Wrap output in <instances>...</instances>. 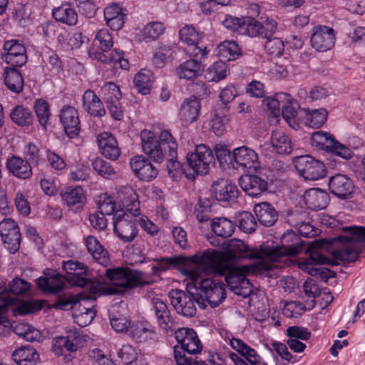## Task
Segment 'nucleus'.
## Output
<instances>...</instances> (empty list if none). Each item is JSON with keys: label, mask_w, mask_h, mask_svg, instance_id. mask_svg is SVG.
Instances as JSON below:
<instances>
[{"label": "nucleus", "mask_w": 365, "mask_h": 365, "mask_svg": "<svg viewBox=\"0 0 365 365\" xmlns=\"http://www.w3.org/2000/svg\"><path fill=\"white\" fill-rule=\"evenodd\" d=\"M282 240L283 242H292V243L276 247L263 245L258 247H250L244 241L232 238L227 242L226 251L224 254L217 252L222 256L220 267L223 260L239 262L245 259L257 260L256 262L273 264L274 262L282 261L284 257L297 255L305 247L304 242L300 240L292 231L284 233Z\"/></svg>", "instance_id": "obj_1"}, {"label": "nucleus", "mask_w": 365, "mask_h": 365, "mask_svg": "<svg viewBox=\"0 0 365 365\" xmlns=\"http://www.w3.org/2000/svg\"><path fill=\"white\" fill-rule=\"evenodd\" d=\"M222 256L215 250L205 251L189 258L190 264L182 270V273L192 280L193 286L190 292L203 297L211 307H216L226 298L225 284L218 279H203L202 274L207 267L220 268Z\"/></svg>", "instance_id": "obj_2"}, {"label": "nucleus", "mask_w": 365, "mask_h": 365, "mask_svg": "<svg viewBox=\"0 0 365 365\" xmlns=\"http://www.w3.org/2000/svg\"><path fill=\"white\" fill-rule=\"evenodd\" d=\"M105 275L111 282V294H123L136 287L150 284L153 282L150 277L146 273L128 267H117L107 269Z\"/></svg>", "instance_id": "obj_3"}, {"label": "nucleus", "mask_w": 365, "mask_h": 365, "mask_svg": "<svg viewBox=\"0 0 365 365\" xmlns=\"http://www.w3.org/2000/svg\"><path fill=\"white\" fill-rule=\"evenodd\" d=\"M274 264L267 262H255L249 265L235 267L231 269L225 277V280L230 289L237 294H245L251 292V284L246 275L259 271L270 270Z\"/></svg>", "instance_id": "obj_4"}, {"label": "nucleus", "mask_w": 365, "mask_h": 365, "mask_svg": "<svg viewBox=\"0 0 365 365\" xmlns=\"http://www.w3.org/2000/svg\"><path fill=\"white\" fill-rule=\"evenodd\" d=\"M186 290L184 292L180 289H172L169 292V297L172 306L176 312L187 317H192L196 314V304L200 308H205V300L203 297H199L197 294L192 293L190 287L193 286L192 280L187 278Z\"/></svg>", "instance_id": "obj_5"}, {"label": "nucleus", "mask_w": 365, "mask_h": 365, "mask_svg": "<svg viewBox=\"0 0 365 365\" xmlns=\"http://www.w3.org/2000/svg\"><path fill=\"white\" fill-rule=\"evenodd\" d=\"M343 230L350 236L341 237L343 245L332 253L335 261L353 262L359 256L358 243L365 242V227H346Z\"/></svg>", "instance_id": "obj_6"}, {"label": "nucleus", "mask_w": 365, "mask_h": 365, "mask_svg": "<svg viewBox=\"0 0 365 365\" xmlns=\"http://www.w3.org/2000/svg\"><path fill=\"white\" fill-rule=\"evenodd\" d=\"M62 267L66 274L65 278L71 286L86 288L91 294L97 292L98 289L94 282L87 277L88 269L84 264L77 261L68 260L63 262Z\"/></svg>", "instance_id": "obj_7"}, {"label": "nucleus", "mask_w": 365, "mask_h": 365, "mask_svg": "<svg viewBox=\"0 0 365 365\" xmlns=\"http://www.w3.org/2000/svg\"><path fill=\"white\" fill-rule=\"evenodd\" d=\"M324 242L322 240H315L306 249V252L309 254V257L304 261L299 262V267L312 276H316L319 273L318 268L315 267L317 264H330L334 263L333 259L324 255L322 247Z\"/></svg>", "instance_id": "obj_8"}, {"label": "nucleus", "mask_w": 365, "mask_h": 365, "mask_svg": "<svg viewBox=\"0 0 365 365\" xmlns=\"http://www.w3.org/2000/svg\"><path fill=\"white\" fill-rule=\"evenodd\" d=\"M187 162L195 175H205L208 173L210 165L215 163V156L212 150L204 144L196 146L195 153L187 155Z\"/></svg>", "instance_id": "obj_9"}, {"label": "nucleus", "mask_w": 365, "mask_h": 365, "mask_svg": "<svg viewBox=\"0 0 365 365\" xmlns=\"http://www.w3.org/2000/svg\"><path fill=\"white\" fill-rule=\"evenodd\" d=\"M137 215L123 211L117 212L113 217L115 234L124 242H131L138 234Z\"/></svg>", "instance_id": "obj_10"}, {"label": "nucleus", "mask_w": 365, "mask_h": 365, "mask_svg": "<svg viewBox=\"0 0 365 365\" xmlns=\"http://www.w3.org/2000/svg\"><path fill=\"white\" fill-rule=\"evenodd\" d=\"M312 144L320 149L329 151L343 159H350L353 153L350 148L335 140L330 134L317 131L312 136Z\"/></svg>", "instance_id": "obj_11"}, {"label": "nucleus", "mask_w": 365, "mask_h": 365, "mask_svg": "<svg viewBox=\"0 0 365 365\" xmlns=\"http://www.w3.org/2000/svg\"><path fill=\"white\" fill-rule=\"evenodd\" d=\"M298 173L307 180H317L326 175L324 163L310 155H302L294 160Z\"/></svg>", "instance_id": "obj_12"}, {"label": "nucleus", "mask_w": 365, "mask_h": 365, "mask_svg": "<svg viewBox=\"0 0 365 365\" xmlns=\"http://www.w3.org/2000/svg\"><path fill=\"white\" fill-rule=\"evenodd\" d=\"M230 345L250 363L248 364L237 354L230 352L229 356L235 365H266L257 351L241 339L233 337L230 340Z\"/></svg>", "instance_id": "obj_13"}, {"label": "nucleus", "mask_w": 365, "mask_h": 365, "mask_svg": "<svg viewBox=\"0 0 365 365\" xmlns=\"http://www.w3.org/2000/svg\"><path fill=\"white\" fill-rule=\"evenodd\" d=\"M230 345L250 363L248 364L237 354L230 352L229 356L235 365H266L257 351L241 339L233 337L230 340Z\"/></svg>", "instance_id": "obj_14"}, {"label": "nucleus", "mask_w": 365, "mask_h": 365, "mask_svg": "<svg viewBox=\"0 0 365 365\" xmlns=\"http://www.w3.org/2000/svg\"><path fill=\"white\" fill-rule=\"evenodd\" d=\"M0 235L5 247L10 253L19 251L21 235L17 223L11 218H5L0 222Z\"/></svg>", "instance_id": "obj_15"}, {"label": "nucleus", "mask_w": 365, "mask_h": 365, "mask_svg": "<svg viewBox=\"0 0 365 365\" xmlns=\"http://www.w3.org/2000/svg\"><path fill=\"white\" fill-rule=\"evenodd\" d=\"M3 48L6 53L2 56V59L9 65V67H21L26 63V49L20 41L15 39L6 41Z\"/></svg>", "instance_id": "obj_16"}, {"label": "nucleus", "mask_w": 365, "mask_h": 365, "mask_svg": "<svg viewBox=\"0 0 365 365\" xmlns=\"http://www.w3.org/2000/svg\"><path fill=\"white\" fill-rule=\"evenodd\" d=\"M31 288L29 283L21 278L11 280L8 287H0V312H4L6 306L14 303L16 297L26 294Z\"/></svg>", "instance_id": "obj_17"}, {"label": "nucleus", "mask_w": 365, "mask_h": 365, "mask_svg": "<svg viewBox=\"0 0 365 365\" xmlns=\"http://www.w3.org/2000/svg\"><path fill=\"white\" fill-rule=\"evenodd\" d=\"M311 44L319 52L330 50L335 43L334 29L326 26H316L311 36Z\"/></svg>", "instance_id": "obj_18"}, {"label": "nucleus", "mask_w": 365, "mask_h": 365, "mask_svg": "<svg viewBox=\"0 0 365 365\" xmlns=\"http://www.w3.org/2000/svg\"><path fill=\"white\" fill-rule=\"evenodd\" d=\"M175 336L182 351L196 354L201 351L202 344L196 332L190 328H180L175 331Z\"/></svg>", "instance_id": "obj_19"}, {"label": "nucleus", "mask_w": 365, "mask_h": 365, "mask_svg": "<svg viewBox=\"0 0 365 365\" xmlns=\"http://www.w3.org/2000/svg\"><path fill=\"white\" fill-rule=\"evenodd\" d=\"M59 117L66 135L70 138L77 137L81 128L78 110L72 106H63L61 110Z\"/></svg>", "instance_id": "obj_20"}, {"label": "nucleus", "mask_w": 365, "mask_h": 365, "mask_svg": "<svg viewBox=\"0 0 365 365\" xmlns=\"http://www.w3.org/2000/svg\"><path fill=\"white\" fill-rule=\"evenodd\" d=\"M142 148L145 155L158 163L163 161V155L160 150V139L156 138L155 134L148 130H143L140 133Z\"/></svg>", "instance_id": "obj_21"}, {"label": "nucleus", "mask_w": 365, "mask_h": 365, "mask_svg": "<svg viewBox=\"0 0 365 365\" xmlns=\"http://www.w3.org/2000/svg\"><path fill=\"white\" fill-rule=\"evenodd\" d=\"M152 307L159 327L165 333H172L175 329V322L167 304L160 299L154 298Z\"/></svg>", "instance_id": "obj_22"}, {"label": "nucleus", "mask_w": 365, "mask_h": 365, "mask_svg": "<svg viewBox=\"0 0 365 365\" xmlns=\"http://www.w3.org/2000/svg\"><path fill=\"white\" fill-rule=\"evenodd\" d=\"M329 188L330 192L341 199L351 197L354 185L352 180L346 175L336 174L329 178Z\"/></svg>", "instance_id": "obj_23"}, {"label": "nucleus", "mask_w": 365, "mask_h": 365, "mask_svg": "<svg viewBox=\"0 0 365 365\" xmlns=\"http://www.w3.org/2000/svg\"><path fill=\"white\" fill-rule=\"evenodd\" d=\"M115 198L120 206L133 215H138L140 202L135 190L130 186H123L118 189Z\"/></svg>", "instance_id": "obj_24"}, {"label": "nucleus", "mask_w": 365, "mask_h": 365, "mask_svg": "<svg viewBox=\"0 0 365 365\" xmlns=\"http://www.w3.org/2000/svg\"><path fill=\"white\" fill-rule=\"evenodd\" d=\"M130 168L134 174L141 180L150 181L156 178L158 171L148 159L137 155L130 159Z\"/></svg>", "instance_id": "obj_25"}, {"label": "nucleus", "mask_w": 365, "mask_h": 365, "mask_svg": "<svg viewBox=\"0 0 365 365\" xmlns=\"http://www.w3.org/2000/svg\"><path fill=\"white\" fill-rule=\"evenodd\" d=\"M238 182L241 188L250 196L257 197L268 188L267 182L257 175H242Z\"/></svg>", "instance_id": "obj_26"}, {"label": "nucleus", "mask_w": 365, "mask_h": 365, "mask_svg": "<svg viewBox=\"0 0 365 365\" xmlns=\"http://www.w3.org/2000/svg\"><path fill=\"white\" fill-rule=\"evenodd\" d=\"M232 158L236 168L256 169L259 167L257 153L247 146L244 145L235 148L232 151Z\"/></svg>", "instance_id": "obj_27"}, {"label": "nucleus", "mask_w": 365, "mask_h": 365, "mask_svg": "<svg viewBox=\"0 0 365 365\" xmlns=\"http://www.w3.org/2000/svg\"><path fill=\"white\" fill-rule=\"evenodd\" d=\"M101 154L108 159L115 160L120 155V149L116 138L110 133L103 132L97 137Z\"/></svg>", "instance_id": "obj_28"}, {"label": "nucleus", "mask_w": 365, "mask_h": 365, "mask_svg": "<svg viewBox=\"0 0 365 365\" xmlns=\"http://www.w3.org/2000/svg\"><path fill=\"white\" fill-rule=\"evenodd\" d=\"M6 167L14 177L26 180L32 176V168L30 163L21 157L12 155L6 160Z\"/></svg>", "instance_id": "obj_29"}, {"label": "nucleus", "mask_w": 365, "mask_h": 365, "mask_svg": "<svg viewBox=\"0 0 365 365\" xmlns=\"http://www.w3.org/2000/svg\"><path fill=\"white\" fill-rule=\"evenodd\" d=\"M128 334L138 343L145 342L156 337L154 328L146 322H133L130 324Z\"/></svg>", "instance_id": "obj_30"}, {"label": "nucleus", "mask_w": 365, "mask_h": 365, "mask_svg": "<svg viewBox=\"0 0 365 365\" xmlns=\"http://www.w3.org/2000/svg\"><path fill=\"white\" fill-rule=\"evenodd\" d=\"M63 275L56 273L50 277H41L36 280L37 286L46 294H56L61 292L67 284Z\"/></svg>", "instance_id": "obj_31"}, {"label": "nucleus", "mask_w": 365, "mask_h": 365, "mask_svg": "<svg viewBox=\"0 0 365 365\" xmlns=\"http://www.w3.org/2000/svg\"><path fill=\"white\" fill-rule=\"evenodd\" d=\"M303 198L307 207L313 210L324 209L329 201V194L319 188H311L307 190Z\"/></svg>", "instance_id": "obj_32"}, {"label": "nucleus", "mask_w": 365, "mask_h": 365, "mask_svg": "<svg viewBox=\"0 0 365 365\" xmlns=\"http://www.w3.org/2000/svg\"><path fill=\"white\" fill-rule=\"evenodd\" d=\"M213 190L216 200L222 202L235 200L239 195L236 185L223 179L214 182Z\"/></svg>", "instance_id": "obj_33"}, {"label": "nucleus", "mask_w": 365, "mask_h": 365, "mask_svg": "<svg viewBox=\"0 0 365 365\" xmlns=\"http://www.w3.org/2000/svg\"><path fill=\"white\" fill-rule=\"evenodd\" d=\"M203 70L204 67L198 59H190L175 68V74L180 79L192 80L200 76Z\"/></svg>", "instance_id": "obj_34"}, {"label": "nucleus", "mask_w": 365, "mask_h": 365, "mask_svg": "<svg viewBox=\"0 0 365 365\" xmlns=\"http://www.w3.org/2000/svg\"><path fill=\"white\" fill-rule=\"evenodd\" d=\"M200 110V100L193 96L184 100L180 108L179 116L184 123H191L197 119Z\"/></svg>", "instance_id": "obj_35"}, {"label": "nucleus", "mask_w": 365, "mask_h": 365, "mask_svg": "<svg viewBox=\"0 0 365 365\" xmlns=\"http://www.w3.org/2000/svg\"><path fill=\"white\" fill-rule=\"evenodd\" d=\"M85 245L88 252L98 264L107 267L110 263L109 254L93 236H88L85 239Z\"/></svg>", "instance_id": "obj_36"}, {"label": "nucleus", "mask_w": 365, "mask_h": 365, "mask_svg": "<svg viewBox=\"0 0 365 365\" xmlns=\"http://www.w3.org/2000/svg\"><path fill=\"white\" fill-rule=\"evenodd\" d=\"M83 108L91 115L102 117L106 115V109L100 98L91 90H87L83 96Z\"/></svg>", "instance_id": "obj_37"}, {"label": "nucleus", "mask_w": 365, "mask_h": 365, "mask_svg": "<svg viewBox=\"0 0 365 365\" xmlns=\"http://www.w3.org/2000/svg\"><path fill=\"white\" fill-rule=\"evenodd\" d=\"M88 301L93 302L94 298L82 293L77 295L65 294L56 299L53 307L55 309L60 310H68L72 309L78 303H79V307H81L83 302L86 303Z\"/></svg>", "instance_id": "obj_38"}, {"label": "nucleus", "mask_w": 365, "mask_h": 365, "mask_svg": "<svg viewBox=\"0 0 365 365\" xmlns=\"http://www.w3.org/2000/svg\"><path fill=\"white\" fill-rule=\"evenodd\" d=\"M125 14L123 9L116 4H112L105 8L104 19L106 24L113 31H119L124 24Z\"/></svg>", "instance_id": "obj_39"}, {"label": "nucleus", "mask_w": 365, "mask_h": 365, "mask_svg": "<svg viewBox=\"0 0 365 365\" xmlns=\"http://www.w3.org/2000/svg\"><path fill=\"white\" fill-rule=\"evenodd\" d=\"M11 357L19 365H34L39 360L38 353L29 345L16 349L13 352Z\"/></svg>", "instance_id": "obj_40"}, {"label": "nucleus", "mask_w": 365, "mask_h": 365, "mask_svg": "<svg viewBox=\"0 0 365 365\" xmlns=\"http://www.w3.org/2000/svg\"><path fill=\"white\" fill-rule=\"evenodd\" d=\"M254 210L258 221L264 226H272L277 220V212L269 203L257 204L255 206Z\"/></svg>", "instance_id": "obj_41"}, {"label": "nucleus", "mask_w": 365, "mask_h": 365, "mask_svg": "<svg viewBox=\"0 0 365 365\" xmlns=\"http://www.w3.org/2000/svg\"><path fill=\"white\" fill-rule=\"evenodd\" d=\"M271 144L274 150L281 155H288L292 150L291 140L282 129L277 128L272 131Z\"/></svg>", "instance_id": "obj_42"}, {"label": "nucleus", "mask_w": 365, "mask_h": 365, "mask_svg": "<svg viewBox=\"0 0 365 365\" xmlns=\"http://www.w3.org/2000/svg\"><path fill=\"white\" fill-rule=\"evenodd\" d=\"M76 334L70 336H57L53 339L52 350L58 356L63 355L67 352L72 353L77 350Z\"/></svg>", "instance_id": "obj_43"}, {"label": "nucleus", "mask_w": 365, "mask_h": 365, "mask_svg": "<svg viewBox=\"0 0 365 365\" xmlns=\"http://www.w3.org/2000/svg\"><path fill=\"white\" fill-rule=\"evenodd\" d=\"M299 106L297 103L289 96L282 105V115L288 125L294 130L299 128V118H298Z\"/></svg>", "instance_id": "obj_44"}, {"label": "nucleus", "mask_w": 365, "mask_h": 365, "mask_svg": "<svg viewBox=\"0 0 365 365\" xmlns=\"http://www.w3.org/2000/svg\"><path fill=\"white\" fill-rule=\"evenodd\" d=\"M160 150L163 155V160L168 157L178 158V145L171 134L167 130L160 132L159 135Z\"/></svg>", "instance_id": "obj_45"}, {"label": "nucleus", "mask_w": 365, "mask_h": 365, "mask_svg": "<svg viewBox=\"0 0 365 365\" xmlns=\"http://www.w3.org/2000/svg\"><path fill=\"white\" fill-rule=\"evenodd\" d=\"M4 74L6 87L12 92L20 93L24 87V80L20 71L16 68L6 67Z\"/></svg>", "instance_id": "obj_46"}, {"label": "nucleus", "mask_w": 365, "mask_h": 365, "mask_svg": "<svg viewBox=\"0 0 365 365\" xmlns=\"http://www.w3.org/2000/svg\"><path fill=\"white\" fill-rule=\"evenodd\" d=\"M52 15L57 21L68 26H74L78 21L77 13L68 4H63L54 9Z\"/></svg>", "instance_id": "obj_47"}, {"label": "nucleus", "mask_w": 365, "mask_h": 365, "mask_svg": "<svg viewBox=\"0 0 365 365\" xmlns=\"http://www.w3.org/2000/svg\"><path fill=\"white\" fill-rule=\"evenodd\" d=\"M242 54L239 45L234 41H225L218 46V56L225 61H234Z\"/></svg>", "instance_id": "obj_48"}, {"label": "nucleus", "mask_w": 365, "mask_h": 365, "mask_svg": "<svg viewBox=\"0 0 365 365\" xmlns=\"http://www.w3.org/2000/svg\"><path fill=\"white\" fill-rule=\"evenodd\" d=\"M304 111L305 113V123L310 128H320L327 121L328 112L325 108L304 109Z\"/></svg>", "instance_id": "obj_49"}, {"label": "nucleus", "mask_w": 365, "mask_h": 365, "mask_svg": "<svg viewBox=\"0 0 365 365\" xmlns=\"http://www.w3.org/2000/svg\"><path fill=\"white\" fill-rule=\"evenodd\" d=\"M211 228L215 235L222 238L231 236L235 230L232 222L225 217L214 219L211 223Z\"/></svg>", "instance_id": "obj_50"}, {"label": "nucleus", "mask_w": 365, "mask_h": 365, "mask_svg": "<svg viewBox=\"0 0 365 365\" xmlns=\"http://www.w3.org/2000/svg\"><path fill=\"white\" fill-rule=\"evenodd\" d=\"M10 116L13 122L21 126H28L34 120L31 110L23 106H18L13 108Z\"/></svg>", "instance_id": "obj_51"}, {"label": "nucleus", "mask_w": 365, "mask_h": 365, "mask_svg": "<svg viewBox=\"0 0 365 365\" xmlns=\"http://www.w3.org/2000/svg\"><path fill=\"white\" fill-rule=\"evenodd\" d=\"M153 73L150 70L142 69L134 77L133 83L139 92L143 94L149 93L152 86Z\"/></svg>", "instance_id": "obj_52"}, {"label": "nucleus", "mask_w": 365, "mask_h": 365, "mask_svg": "<svg viewBox=\"0 0 365 365\" xmlns=\"http://www.w3.org/2000/svg\"><path fill=\"white\" fill-rule=\"evenodd\" d=\"M229 70L227 64L222 61H218L210 66L206 73V78L209 81L218 82L228 75Z\"/></svg>", "instance_id": "obj_53"}, {"label": "nucleus", "mask_w": 365, "mask_h": 365, "mask_svg": "<svg viewBox=\"0 0 365 365\" xmlns=\"http://www.w3.org/2000/svg\"><path fill=\"white\" fill-rule=\"evenodd\" d=\"M34 108L39 124L43 129H46L51 118L48 103L43 99H37L34 103Z\"/></svg>", "instance_id": "obj_54"}, {"label": "nucleus", "mask_w": 365, "mask_h": 365, "mask_svg": "<svg viewBox=\"0 0 365 365\" xmlns=\"http://www.w3.org/2000/svg\"><path fill=\"white\" fill-rule=\"evenodd\" d=\"M175 51L170 45H163L155 53L153 62L158 68L163 67L165 63L174 58Z\"/></svg>", "instance_id": "obj_55"}, {"label": "nucleus", "mask_w": 365, "mask_h": 365, "mask_svg": "<svg viewBox=\"0 0 365 365\" xmlns=\"http://www.w3.org/2000/svg\"><path fill=\"white\" fill-rule=\"evenodd\" d=\"M165 31V26L160 21H153L147 24L140 31L145 40H155Z\"/></svg>", "instance_id": "obj_56"}, {"label": "nucleus", "mask_w": 365, "mask_h": 365, "mask_svg": "<svg viewBox=\"0 0 365 365\" xmlns=\"http://www.w3.org/2000/svg\"><path fill=\"white\" fill-rule=\"evenodd\" d=\"M289 99V95L286 93H279L274 97H268L264 100V103L268 110L274 116L280 114V107L283 105L285 100Z\"/></svg>", "instance_id": "obj_57"}, {"label": "nucleus", "mask_w": 365, "mask_h": 365, "mask_svg": "<svg viewBox=\"0 0 365 365\" xmlns=\"http://www.w3.org/2000/svg\"><path fill=\"white\" fill-rule=\"evenodd\" d=\"M236 221L239 229L244 232L250 233L254 232L257 227L255 217L249 212L239 213L236 216Z\"/></svg>", "instance_id": "obj_58"}, {"label": "nucleus", "mask_w": 365, "mask_h": 365, "mask_svg": "<svg viewBox=\"0 0 365 365\" xmlns=\"http://www.w3.org/2000/svg\"><path fill=\"white\" fill-rule=\"evenodd\" d=\"M61 197L68 206H71L82 202L84 195L80 187H66L62 190Z\"/></svg>", "instance_id": "obj_59"}, {"label": "nucleus", "mask_w": 365, "mask_h": 365, "mask_svg": "<svg viewBox=\"0 0 365 365\" xmlns=\"http://www.w3.org/2000/svg\"><path fill=\"white\" fill-rule=\"evenodd\" d=\"M118 357L125 365H143L138 359V354L131 345H123L118 352Z\"/></svg>", "instance_id": "obj_60"}, {"label": "nucleus", "mask_w": 365, "mask_h": 365, "mask_svg": "<svg viewBox=\"0 0 365 365\" xmlns=\"http://www.w3.org/2000/svg\"><path fill=\"white\" fill-rule=\"evenodd\" d=\"M101 93L106 103L115 101V100L119 101L122 96L118 86L112 82L104 83L101 88Z\"/></svg>", "instance_id": "obj_61"}, {"label": "nucleus", "mask_w": 365, "mask_h": 365, "mask_svg": "<svg viewBox=\"0 0 365 365\" xmlns=\"http://www.w3.org/2000/svg\"><path fill=\"white\" fill-rule=\"evenodd\" d=\"M25 160L34 165H42L44 160L40 154V150L33 143H29L24 148Z\"/></svg>", "instance_id": "obj_62"}, {"label": "nucleus", "mask_w": 365, "mask_h": 365, "mask_svg": "<svg viewBox=\"0 0 365 365\" xmlns=\"http://www.w3.org/2000/svg\"><path fill=\"white\" fill-rule=\"evenodd\" d=\"M180 39L190 46L197 44L200 34L192 26L186 25L179 31Z\"/></svg>", "instance_id": "obj_63"}, {"label": "nucleus", "mask_w": 365, "mask_h": 365, "mask_svg": "<svg viewBox=\"0 0 365 365\" xmlns=\"http://www.w3.org/2000/svg\"><path fill=\"white\" fill-rule=\"evenodd\" d=\"M174 358L178 365H208L197 356L187 357L177 346L174 347Z\"/></svg>", "instance_id": "obj_64"}]
</instances>
